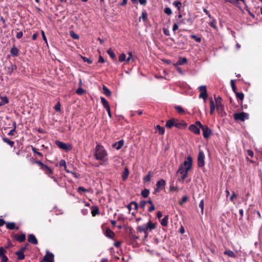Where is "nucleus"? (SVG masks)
Returning <instances> with one entry per match:
<instances>
[{
  "instance_id": "1",
  "label": "nucleus",
  "mask_w": 262,
  "mask_h": 262,
  "mask_svg": "<svg viewBox=\"0 0 262 262\" xmlns=\"http://www.w3.org/2000/svg\"><path fill=\"white\" fill-rule=\"evenodd\" d=\"M192 159L190 156L187 157V160L184 161L183 164L180 166L178 173L182 174L181 180H184L188 177V172L192 168Z\"/></svg>"
},
{
  "instance_id": "2",
  "label": "nucleus",
  "mask_w": 262,
  "mask_h": 262,
  "mask_svg": "<svg viewBox=\"0 0 262 262\" xmlns=\"http://www.w3.org/2000/svg\"><path fill=\"white\" fill-rule=\"evenodd\" d=\"M107 156V153L103 146L100 144L96 145L95 151V156L97 160L103 162L106 161V157Z\"/></svg>"
},
{
  "instance_id": "3",
  "label": "nucleus",
  "mask_w": 262,
  "mask_h": 262,
  "mask_svg": "<svg viewBox=\"0 0 262 262\" xmlns=\"http://www.w3.org/2000/svg\"><path fill=\"white\" fill-rule=\"evenodd\" d=\"M214 99L215 101V105L218 114L221 117L226 116V113L224 111V105L222 103V98L220 97V96L216 97L215 96H214Z\"/></svg>"
},
{
  "instance_id": "4",
  "label": "nucleus",
  "mask_w": 262,
  "mask_h": 262,
  "mask_svg": "<svg viewBox=\"0 0 262 262\" xmlns=\"http://www.w3.org/2000/svg\"><path fill=\"white\" fill-rule=\"evenodd\" d=\"M34 163L37 164L40 168L44 171V172L48 176L51 177V175L53 174V170L51 168L48 167L47 165L44 164L40 160H34Z\"/></svg>"
},
{
  "instance_id": "5",
  "label": "nucleus",
  "mask_w": 262,
  "mask_h": 262,
  "mask_svg": "<svg viewBox=\"0 0 262 262\" xmlns=\"http://www.w3.org/2000/svg\"><path fill=\"white\" fill-rule=\"evenodd\" d=\"M55 144L60 149L66 151H70L72 149V146L71 144H67L58 140L56 141Z\"/></svg>"
},
{
  "instance_id": "6",
  "label": "nucleus",
  "mask_w": 262,
  "mask_h": 262,
  "mask_svg": "<svg viewBox=\"0 0 262 262\" xmlns=\"http://www.w3.org/2000/svg\"><path fill=\"white\" fill-rule=\"evenodd\" d=\"M248 114L245 112L235 113L234 114V119L235 120L244 121L246 119H248Z\"/></svg>"
},
{
  "instance_id": "7",
  "label": "nucleus",
  "mask_w": 262,
  "mask_h": 262,
  "mask_svg": "<svg viewBox=\"0 0 262 262\" xmlns=\"http://www.w3.org/2000/svg\"><path fill=\"white\" fill-rule=\"evenodd\" d=\"M166 185V181L161 179L159 180L156 184V188L155 189V193L159 192L160 190H162L165 188Z\"/></svg>"
},
{
  "instance_id": "8",
  "label": "nucleus",
  "mask_w": 262,
  "mask_h": 262,
  "mask_svg": "<svg viewBox=\"0 0 262 262\" xmlns=\"http://www.w3.org/2000/svg\"><path fill=\"white\" fill-rule=\"evenodd\" d=\"M198 90L200 92L199 95V98H202L205 101L206 99L208 97V94L207 92L206 86L205 85H201L198 88Z\"/></svg>"
},
{
  "instance_id": "9",
  "label": "nucleus",
  "mask_w": 262,
  "mask_h": 262,
  "mask_svg": "<svg viewBox=\"0 0 262 262\" xmlns=\"http://www.w3.org/2000/svg\"><path fill=\"white\" fill-rule=\"evenodd\" d=\"M16 69V65L13 64L12 62H10L9 64L6 66L5 67L6 74L9 75H11Z\"/></svg>"
},
{
  "instance_id": "10",
  "label": "nucleus",
  "mask_w": 262,
  "mask_h": 262,
  "mask_svg": "<svg viewBox=\"0 0 262 262\" xmlns=\"http://www.w3.org/2000/svg\"><path fill=\"white\" fill-rule=\"evenodd\" d=\"M205 155L202 150H200L198 157V164L200 167L205 165Z\"/></svg>"
},
{
  "instance_id": "11",
  "label": "nucleus",
  "mask_w": 262,
  "mask_h": 262,
  "mask_svg": "<svg viewBox=\"0 0 262 262\" xmlns=\"http://www.w3.org/2000/svg\"><path fill=\"white\" fill-rule=\"evenodd\" d=\"M193 21V19L191 16L187 18H183L180 20H177L178 23L179 25H185L187 23L190 26L192 25Z\"/></svg>"
},
{
  "instance_id": "12",
  "label": "nucleus",
  "mask_w": 262,
  "mask_h": 262,
  "mask_svg": "<svg viewBox=\"0 0 262 262\" xmlns=\"http://www.w3.org/2000/svg\"><path fill=\"white\" fill-rule=\"evenodd\" d=\"M201 129L203 131V137L205 139H208L212 134V130L207 125H204Z\"/></svg>"
},
{
  "instance_id": "13",
  "label": "nucleus",
  "mask_w": 262,
  "mask_h": 262,
  "mask_svg": "<svg viewBox=\"0 0 262 262\" xmlns=\"http://www.w3.org/2000/svg\"><path fill=\"white\" fill-rule=\"evenodd\" d=\"M45 262H54V255L49 251H46V254L43 257Z\"/></svg>"
},
{
  "instance_id": "14",
  "label": "nucleus",
  "mask_w": 262,
  "mask_h": 262,
  "mask_svg": "<svg viewBox=\"0 0 262 262\" xmlns=\"http://www.w3.org/2000/svg\"><path fill=\"white\" fill-rule=\"evenodd\" d=\"M7 251L3 247H0V262H7L8 258L6 255Z\"/></svg>"
},
{
  "instance_id": "15",
  "label": "nucleus",
  "mask_w": 262,
  "mask_h": 262,
  "mask_svg": "<svg viewBox=\"0 0 262 262\" xmlns=\"http://www.w3.org/2000/svg\"><path fill=\"white\" fill-rule=\"evenodd\" d=\"M187 126V123L184 120L176 119L175 127L179 129L185 128Z\"/></svg>"
},
{
  "instance_id": "16",
  "label": "nucleus",
  "mask_w": 262,
  "mask_h": 262,
  "mask_svg": "<svg viewBox=\"0 0 262 262\" xmlns=\"http://www.w3.org/2000/svg\"><path fill=\"white\" fill-rule=\"evenodd\" d=\"M12 237L16 241L19 243L24 242L26 239V235L25 233H23L21 235L14 234L12 235Z\"/></svg>"
},
{
  "instance_id": "17",
  "label": "nucleus",
  "mask_w": 262,
  "mask_h": 262,
  "mask_svg": "<svg viewBox=\"0 0 262 262\" xmlns=\"http://www.w3.org/2000/svg\"><path fill=\"white\" fill-rule=\"evenodd\" d=\"M188 129L195 135H199L200 134V128L198 127L195 124L190 125Z\"/></svg>"
},
{
  "instance_id": "18",
  "label": "nucleus",
  "mask_w": 262,
  "mask_h": 262,
  "mask_svg": "<svg viewBox=\"0 0 262 262\" xmlns=\"http://www.w3.org/2000/svg\"><path fill=\"white\" fill-rule=\"evenodd\" d=\"M128 230L130 238L136 242L139 239V237L136 235L135 230L130 227H128Z\"/></svg>"
},
{
  "instance_id": "19",
  "label": "nucleus",
  "mask_w": 262,
  "mask_h": 262,
  "mask_svg": "<svg viewBox=\"0 0 262 262\" xmlns=\"http://www.w3.org/2000/svg\"><path fill=\"white\" fill-rule=\"evenodd\" d=\"M28 241L30 243L34 245H37L38 244V241L36 238L35 236L33 234H30L28 235Z\"/></svg>"
},
{
  "instance_id": "20",
  "label": "nucleus",
  "mask_w": 262,
  "mask_h": 262,
  "mask_svg": "<svg viewBox=\"0 0 262 262\" xmlns=\"http://www.w3.org/2000/svg\"><path fill=\"white\" fill-rule=\"evenodd\" d=\"M175 122H176V119L171 118L169 120H168L165 124V126L168 128H171L173 126L175 127Z\"/></svg>"
},
{
  "instance_id": "21",
  "label": "nucleus",
  "mask_w": 262,
  "mask_h": 262,
  "mask_svg": "<svg viewBox=\"0 0 262 262\" xmlns=\"http://www.w3.org/2000/svg\"><path fill=\"white\" fill-rule=\"evenodd\" d=\"M209 101H210V114L211 115H212L214 114V111H215V109L216 108V107H215V103L213 101L212 98H209Z\"/></svg>"
},
{
  "instance_id": "22",
  "label": "nucleus",
  "mask_w": 262,
  "mask_h": 262,
  "mask_svg": "<svg viewBox=\"0 0 262 262\" xmlns=\"http://www.w3.org/2000/svg\"><path fill=\"white\" fill-rule=\"evenodd\" d=\"M146 225V229L147 231H151L152 230L155 229L156 228V224L152 223L150 221L147 223Z\"/></svg>"
},
{
  "instance_id": "23",
  "label": "nucleus",
  "mask_w": 262,
  "mask_h": 262,
  "mask_svg": "<svg viewBox=\"0 0 262 262\" xmlns=\"http://www.w3.org/2000/svg\"><path fill=\"white\" fill-rule=\"evenodd\" d=\"M124 144V141L121 140L113 144V147L117 150L121 149Z\"/></svg>"
},
{
  "instance_id": "24",
  "label": "nucleus",
  "mask_w": 262,
  "mask_h": 262,
  "mask_svg": "<svg viewBox=\"0 0 262 262\" xmlns=\"http://www.w3.org/2000/svg\"><path fill=\"white\" fill-rule=\"evenodd\" d=\"M10 53L12 56L16 57L18 55L19 50L15 46H13L10 50Z\"/></svg>"
},
{
  "instance_id": "25",
  "label": "nucleus",
  "mask_w": 262,
  "mask_h": 262,
  "mask_svg": "<svg viewBox=\"0 0 262 262\" xmlns=\"http://www.w3.org/2000/svg\"><path fill=\"white\" fill-rule=\"evenodd\" d=\"M105 235L108 238L113 239L115 236V234L110 228H107L105 231Z\"/></svg>"
},
{
  "instance_id": "26",
  "label": "nucleus",
  "mask_w": 262,
  "mask_h": 262,
  "mask_svg": "<svg viewBox=\"0 0 262 262\" xmlns=\"http://www.w3.org/2000/svg\"><path fill=\"white\" fill-rule=\"evenodd\" d=\"M187 62V59L186 57H180L179 58L178 61L177 62L176 64H174V66H177L179 65H183L186 63Z\"/></svg>"
},
{
  "instance_id": "27",
  "label": "nucleus",
  "mask_w": 262,
  "mask_h": 262,
  "mask_svg": "<svg viewBox=\"0 0 262 262\" xmlns=\"http://www.w3.org/2000/svg\"><path fill=\"white\" fill-rule=\"evenodd\" d=\"M6 228L9 230L18 229V227H16L14 222L6 223Z\"/></svg>"
},
{
  "instance_id": "28",
  "label": "nucleus",
  "mask_w": 262,
  "mask_h": 262,
  "mask_svg": "<svg viewBox=\"0 0 262 262\" xmlns=\"http://www.w3.org/2000/svg\"><path fill=\"white\" fill-rule=\"evenodd\" d=\"M92 215L93 216H95L96 215L99 214V209L97 206H93L92 207Z\"/></svg>"
},
{
  "instance_id": "29",
  "label": "nucleus",
  "mask_w": 262,
  "mask_h": 262,
  "mask_svg": "<svg viewBox=\"0 0 262 262\" xmlns=\"http://www.w3.org/2000/svg\"><path fill=\"white\" fill-rule=\"evenodd\" d=\"M101 102L103 105V106L105 108H108L110 107L108 102L106 100V99L103 97H101Z\"/></svg>"
},
{
  "instance_id": "30",
  "label": "nucleus",
  "mask_w": 262,
  "mask_h": 262,
  "mask_svg": "<svg viewBox=\"0 0 262 262\" xmlns=\"http://www.w3.org/2000/svg\"><path fill=\"white\" fill-rule=\"evenodd\" d=\"M103 93L107 97L111 96V91L104 85L102 87Z\"/></svg>"
},
{
  "instance_id": "31",
  "label": "nucleus",
  "mask_w": 262,
  "mask_h": 262,
  "mask_svg": "<svg viewBox=\"0 0 262 262\" xmlns=\"http://www.w3.org/2000/svg\"><path fill=\"white\" fill-rule=\"evenodd\" d=\"M234 93L236 95V97L237 98V99H239L241 101V103H242V102L244 98V93H243L242 92H238L237 91Z\"/></svg>"
},
{
  "instance_id": "32",
  "label": "nucleus",
  "mask_w": 262,
  "mask_h": 262,
  "mask_svg": "<svg viewBox=\"0 0 262 262\" xmlns=\"http://www.w3.org/2000/svg\"><path fill=\"white\" fill-rule=\"evenodd\" d=\"M129 170L127 168H125L123 172L122 176V179L123 181H125L129 175Z\"/></svg>"
},
{
  "instance_id": "33",
  "label": "nucleus",
  "mask_w": 262,
  "mask_h": 262,
  "mask_svg": "<svg viewBox=\"0 0 262 262\" xmlns=\"http://www.w3.org/2000/svg\"><path fill=\"white\" fill-rule=\"evenodd\" d=\"M224 254L225 255H228V256L232 258H235L236 257V255L235 253L230 250H226L224 252Z\"/></svg>"
},
{
  "instance_id": "34",
  "label": "nucleus",
  "mask_w": 262,
  "mask_h": 262,
  "mask_svg": "<svg viewBox=\"0 0 262 262\" xmlns=\"http://www.w3.org/2000/svg\"><path fill=\"white\" fill-rule=\"evenodd\" d=\"M169 216L168 215H165L164 217L162 219L161 221V224L162 226L166 227L168 224V220Z\"/></svg>"
},
{
  "instance_id": "35",
  "label": "nucleus",
  "mask_w": 262,
  "mask_h": 262,
  "mask_svg": "<svg viewBox=\"0 0 262 262\" xmlns=\"http://www.w3.org/2000/svg\"><path fill=\"white\" fill-rule=\"evenodd\" d=\"M141 19H142L145 22L147 20V13L145 10L142 11L141 16L139 17V21L141 20Z\"/></svg>"
},
{
  "instance_id": "36",
  "label": "nucleus",
  "mask_w": 262,
  "mask_h": 262,
  "mask_svg": "<svg viewBox=\"0 0 262 262\" xmlns=\"http://www.w3.org/2000/svg\"><path fill=\"white\" fill-rule=\"evenodd\" d=\"M59 166L60 167H63L64 168V170L67 172H70V171L67 170V165H66V162L64 160H61L59 162Z\"/></svg>"
},
{
  "instance_id": "37",
  "label": "nucleus",
  "mask_w": 262,
  "mask_h": 262,
  "mask_svg": "<svg viewBox=\"0 0 262 262\" xmlns=\"http://www.w3.org/2000/svg\"><path fill=\"white\" fill-rule=\"evenodd\" d=\"M107 53L112 59L115 60L116 59L115 54L111 48L107 50Z\"/></svg>"
},
{
  "instance_id": "38",
  "label": "nucleus",
  "mask_w": 262,
  "mask_h": 262,
  "mask_svg": "<svg viewBox=\"0 0 262 262\" xmlns=\"http://www.w3.org/2000/svg\"><path fill=\"white\" fill-rule=\"evenodd\" d=\"M156 128L160 135H162L165 133L164 127L161 126L160 125H157Z\"/></svg>"
},
{
  "instance_id": "39",
  "label": "nucleus",
  "mask_w": 262,
  "mask_h": 262,
  "mask_svg": "<svg viewBox=\"0 0 262 262\" xmlns=\"http://www.w3.org/2000/svg\"><path fill=\"white\" fill-rule=\"evenodd\" d=\"M172 5L176 7L179 11L181 10L182 5L180 1H174L173 2Z\"/></svg>"
},
{
  "instance_id": "40",
  "label": "nucleus",
  "mask_w": 262,
  "mask_h": 262,
  "mask_svg": "<svg viewBox=\"0 0 262 262\" xmlns=\"http://www.w3.org/2000/svg\"><path fill=\"white\" fill-rule=\"evenodd\" d=\"M16 255L17 256V259L18 260H23L25 258V255L21 251H18L16 252Z\"/></svg>"
},
{
  "instance_id": "41",
  "label": "nucleus",
  "mask_w": 262,
  "mask_h": 262,
  "mask_svg": "<svg viewBox=\"0 0 262 262\" xmlns=\"http://www.w3.org/2000/svg\"><path fill=\"white\" fill-rule=\"evenodd\" d=\"M174 108L176 109L177 112L180 114H183L185 113L184 110L181 106H175Z\"/></svg>"
},
{
  "instance_id": "42",
  "label": "nucleus",
  "mask_w": 262,
  "mask_h": 262,
  "mask_svg": "<svg viewBox=\"0 0 262 262\" xmlns=\"http://www.w3.org/2000/svg\"><path fill=\"white\" fill-rule=\"evenodd\" d=\"M137 230H138V231H139L140 232H146V231H147V229H146L145 225L144 226H137Z\"/></svg>"
},
{
  "instance_id": "43",
  "label": "nucleus",
  "mask_w": 262,
  "mask_h": 262,
  "mask_svg": "<svg viewBox=\"0 0 262 262\" xmlns=\"http://www.w3.org/2000/svg\"><path fill=\"white\" fill-rule=\"evenodd\" d=\"M149 194V190L147 189H144L141 191L142 196L144 198H147Z\"/></svg>"
},
{
  "instance_id": "44",
  "label": "nucleus",
  "mask_w": 262,
  "mask_h": 262,
  "mask_svg": "<svg viewBox=\"0 0 262 262\" xmlns=\"http://www.w3.org/2000/svg\"><path fill=\"white\" fill-rule=\"evenodd\" d=\"M3 140L4 141V142L9 145L11 147H13L14 145V142L10 140L7 138H4L3 139Z\"/></svg>"
},
{
  "instance_id": "45",
  "label": "nucleus",
  "mask_w": 262,
  "mask_h": 262,
  "mask_svg": "<svg viewBox=\"0 0 262 262\" xmlns=\"http://www.w3.org/2000/svg\"><path fill=\"white\" fill-rule=\"evenodd\" d=\"M31 147L32 150L33 151V152L34 154H37L38 156H39L40 157H43V154L41 152L38 151V149L37 148H36L35 147H34L33 146H31Z\"/></svg>"
},
{
  "instance_id": "46",
  "label": "nucleus",
  "mask_w": 262,
  "mask_h": 262,
  "mask_svg": "<svg viewBox=\"0 0 262 262\" xmlns=\"http://www.w3.org/2000/svg\"><path fill=\"white\" fill-rule=\"evenodd\" d=\"M151 174H152L151 171H149L148 172V174H147L146 176H145L143 178V181H144V182H149L150 181L151 177Z\"/></svg>"
},
{
  "instance_id": "47",
  "label": "nucleus",
  "mask_w": 262,
  "mask_h": 262,
  "mask_svg": "<svg viewBox=\"0 0 262 262\" xmlns=\"http://www.w3.org/2000/svg\"><path fill=\"white\" fill-rule=\"evenodd\" d=\"M216 24V20L214 18H213L212 19V21L210 23L209 26L210 27H211L212 28H213V29H214L215 30H217V28Z\"/></svg>"
},
{
  "instance_id": "48",
  "label": "nucleus",
  "mask_w": 262,
  "mask_h": 262,
  "mask_svg": "<svg viewBox=\"0 0 262 262\" xmlns=\"http://www.w3.org/2000/svg\"><path fill=\"white\" fill-rule=\"evenodd\" d=\"M188 200V197L186 195L183 196L181 200L179 201V204L182 206L185 203H186Z\"/></svg>"
},
{
  "instance_id": "49",
  "label": "nucleus",
  "mask_w": 262,
  "mask_h": 262,
  "mask_svg": "<svg viewBox=\"0 0 262 262\" xmlns=\"http://www.w3.org/2000/svg\"><path fill=\"white\" fill-rule=\"evenodd\" d=\"M190 36L192 39H193L198 42H200L202 40L201 37H198V36H196L195 35L192 34V35H191Z\"/></svg>"
},
{
  "instance_id": "50",
  "label": "nucleus",
  "mask_w": 262,
  "mask_h": 262,
  "mask_svg": "<svg viewBox=\"0 0 262 262\" xmlns=\"http://www.w3.org/2000/svg\"><path fill=\"white\" fill-rule=\"evenodd\" d=\"M124 61H126V55L125 54L122 53L119 56V61L122 62Z\"/></svg>"
},
{
  "instance_id": "51",
  "label": "nucleus",
  "mask_w": 262,
  "mask_h": 262,
  "mask_svg": "<svg viewBox=\"0 0 262 262\" xmlns=\"http://www.w3.org/2000/svg\"><path fill=\"white\" fill-rule=\"evenodd\" d=\"M164 12L168 15H171L172 13V10L169 7H166L164 9Z\"/></svg>"
},
{
  "instance_id": "52",
  "label": "nucleus",
  "mask_w": 262,
  "mask_h": 262,
  "mask_svg": "<svg viewBox=\"0 0 262 262\" xmlns=\"http://www.w3.org/2000/svg\"><path fill=\"white\" fill-rule=\"evenodd\" d=\"M14 127L12 129H11L9 131V132L8 133V135H9V136H13V135H14V133L16 131V122H14Z\"/></svg>"
},
{
  "instance_id": "53",
  "label": "nucleus",
  "mask_w": 262,
  "mask_h": 262,
  "mask_svg": "<svg viewBox=\"0 0 262 262\" xmlns=\"http://www.w3.org/2000/svg\"><path fill=\"white\" fill-rule=\"evenodd\" d=\"M70 36L74 39H78L79 36L78 34H76L74 31H71L70 32Z\"/></svg>"
},
{
  "instance_id": "54",
  "label": "nucleus",
  "mask_w": 262,
  "mask_h": 262,
  "mask_svg": "<svg viewBox=\"0 0 262 262\" xmlns=\"http://www.w3.org/2000/svg\"><path fill=\"white\" fill-rule=\"evenodd\" d=\"M77 192L79 193H81V192H89V190L84 188H83V187H79L77 189Z\"/></svg>"
},
{
  "instance_id": "55",
  "label": "nucleus",
  "mask_w": 262,
  "mask_h": 262,
  "mask_svg": "<svg viewBox=\"0 0 262 262\" xmlns=\"http://www.w3.org/2000/svg\"><path fill=\"white\" fill-rule=\"evenodd\" d=\"M230 84H231L232 89L233 91L234 92V93L236 92V87L235 86L234 81L233 80H231L230 81Z\"/></svg>"
},
{
  "instance_id": "56",
  "label": "nucleus",
  "mask_w": 262,
  "mask_h": 262,
  "mask_svg": "<svg viewBox=\"0 0 262 262\" xmlns=\"http://www.w3.org/2000/svg\"><path fill=\"white\" fill-rule=\"evenodd\" d=\"M169 190L170 191H178L179 188L177 187H174L172 184L170 186Z\"/></svg>"
},
{
  "instance_id": "57",
  "label": "nucleus",
  "mask_w": 262,
  "mask_h": 262,
  "mask_svg": "<svg viewBox=\"0 0 262 262\" xmlns=\"http://www.w3.org/2000/svg\"><path fill=\"white\" fill-rule=\"evenodd\" d=\"M81 57H82V59H83V61L86 62L89 64H91L92 63V60L91 59L85 57H84V56H82Z\"/></svg>"
},
{
  "instance_id": "58",
  "label": "nucleus",
  "mask_w": 262,
  "mask_h": 262,
  "mask_svg": "<svg viewBox=\"0 0 262 262\" xmlns=\"http://www.w3.org/2000/svg\"><path fill=\"white\" fill-rule=\"evenodd\" d=\"M128 57H127V58L126 59V62H129V61L133 59V54L131 52H129L128 53Z\"/></svg>"
},
{
  "instance_id": "59",
  "label": "nucleus",
  "mask_w": 262,
  "mask_h": 262,
  "mask_svg": "<svg viewBox=\"0 0 262 262\" xmlns=\"http://www.w3.org/2000/svg\"><path fill=\"white\" fill-rule=\"evenodd\" d=\"M199 207L201 209L202 214H203L204 211V200H202L199 203Z\"/></svg>"
},
{
  "instance_id": "60",
  "label": "nucleus",
  "mask_w": 262,
  "mask_h": 262,
  "mask_svg": "<svg viewBox=\"0 0 262 262\" xmlns=\"http://www.w3.org/2000/svg\"><path fill=\"white\" fill-rule=\"evenodd\" d=\"M84 90L81 88H79L76 90V93L78 95H82L84 93Z\"/></svg>"
},
{
  "instance_id": "61",
  "label": "nucleus",
  "mask_w": 262,
  "mask_h": 262,
  "mask_svg": "<svg viewBox=\"0 0 262 262\" xmlns=\"http://www.w3.org/2000/svg\"><path fill=\"white\" fill-rule=\"evenodd\" d=\"M60 104L59 102H58L54 107L55 110L56 112H60Z\"/></svg>"
},
{
  "instance_id": "62",
  "label": "nucleus",
  "mask_w": 262,
  "mask_h": 262,
  "mask_svg": "<svg viewBox=\"0 0 262 262\" xmlns=\"http://www.w3.org/2000/svg\"><path fill=\"white\" fill-rule=\"evenodd\" d=\"M179 25L178 22L177 23H174L172 26V31L174 32L176 30H177L179 28Z\"/></svg>"
},
{
  "instance_id": "63",
  "label": "nucleus",
  "mask_w": 262,
  "mask_h": 262,
  "mask_svg": "<svg viewBox=\"0 0 262 262\" xmlns=\"http://www.w3.org/2000/svg\"><path fill=\"white\" fill-rule=\"evenodd\" d=\"M1 99H2V101H3L4 104H7L9 102V100L7 97H1Z\"/></svg>"
},
{
  "instance_id": "64",
  "label": "nucleus",
  "mask_w": 262,
  "mask_h": 262,
  "mask_svg": "<svg viewBox=\"0 0 262 262\" xmlns=\"http://www.w3.org/2000/svg\"><path fill=\"white\" fill-rule=\"evenodd\" d=\"M23 32L22 31H20V32L17 33L16 37L17 39H20L23 37Z\"/></svg>"
}]
</instances>
